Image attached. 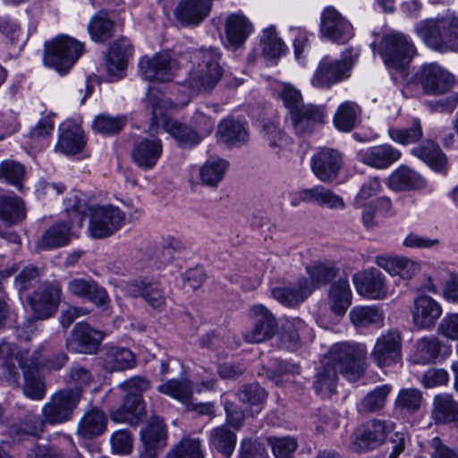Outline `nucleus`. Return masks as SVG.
<instances>
[{
	"label": "nucleus",
	"instance_id": "39",
	"mask_svg": "<svg viewBox=\"0 0 458 458\" xmlns=\"http://www.w3.org/2000/svg\"><path fill=\"white\" fill-rule=\"evenodd\" d=\"M300 199L303 202H313L318 205H326L331 208L344 207L342 198L334 194L331 191L322 186L305 189L300 191Z\"/></svg>",
	"mask_w": 458,
	"mask_h": 458
},
{
	"label": "nucleus",
	"instance_id": "15",
	"mask_svg": "<svg viewBox=\"0 0 458 458\" xmlns=\"http://www.w3.org/2000/svg\"><path fill=\"white\" fill-rule=\"evenodd\" d=\"M320 32L332 41L346 42L352 37V27L336 9L329 6L321 14Z\"/></svg>",
	"mask_w": 458,
	"mask_h": 458
},
{
	"label": "nucleus",
	"instance_id": "38",
	"mask_svg": "<svg viewBox=\"0 0 458 458\" xmlns=\"http://www.w3.org/2000/svg\"><path fill=\"white\" fill-rule=\"evenodd\" d=\"M411 154L437 172H442L446 168L447 157L443 153L438 145L431 140L412 148Z\"/></svg>",
	"mask_w": 458,
	"mask_h": 458
},
{
	"label": "nucleus",
	"instance_id": "29",
	"mask_svg": "<svg viewBox=\"0 0 458 458\" xmlns=\"http://www.w3.org/2000/svg\"><path fill=\"white\" fill-rule=\"evenodd\" d=\"M252 31V24L240 13L230 14L225 21V36L228 45L237 49L243 46Z\"/></svg>",
	"mask_w": 458,
	"mask_h": 458
},
{
	"label": "nucleus",
	"instance_id": "53",
	"mask_svg": "<svg viewBox=\"0 0 458 458\" xmlns=\"http://www.w3.org/2000/svg\"><path fill=\"white\" fill-rule=\"evenodd\" d=\"M390 390L389 386L384 385L369 392L360 403L362 411L366 412H376L383 409Z\"/></svg>",
	"mask_w": 458,
	"mask_h": 458
},
{
	"label": "nucleus",
	"instance_id": "32",
	"mask_svg": "<svg viewBox=\"0 0 458 458\" xmlns=\"http://www.w3.org/2000/svg\"><path fill=\"white\" fill-rule=\"evenodd\" d=\"M210 9V2H180L174 15L182 26L197 25L208 16Z\"/></svg>",
	"mask_w": 458,
	"mask_h": 458
},
{
	"label": "nucleus",
	"instance_id": "12",
	"mask_svg": "<svg viewBox=\"0 0 458 458\" xmlns=\"http://www.w3.org/2000/svg\"><path fill=\"white\" fill-rule=\"evenodd\" d=\"M143 449L139 458H157L166 445V430L164 420L151 417L147 426L140 431Z\"/></svg>",
	"mask_w": 458,
	"mask_h": 458
},
{
	"label": "nucleus",
	"instance_id": "56",
	"mask_svg": "<svg viewBox=\"0 0 458 458\" xmlns=\"http://www.w3.org/2000/svg\"><path fill=\"white\" fill-rule=\"evenodd\" d=\"M441 349L437 338H422L417 343L418 361L428 363L435 360L439 355Z\"/></svg>",
	"mask_w": 458,
	"mask_h": 458
},
{
	"label": "nucleus",
	"instance_id": "36",
	"mask_svg": "<svg viewBox=\"0 0 458 458\" xmlns=\"http://www.w3.org/2000/svg\"><path fill=\"white\" fill-rule=\"evenodd\" d=\"M26 216L24 201L16 196L0 194V219L8 225H17Z\"/></svg>",
	"mask_w": 458,
	"mask_h": 458
},
{
	"label": "nucleus",
	"instance_id": "34",
	"mask_svg": "<svg viewBox=\"0 0 458 458\" xmlns=\"http://www.w3.org/2000/svg\"><path fill=\"white\" fill-rule=\"evenodd\" d=\"M388 186L395 191L421 190L426 181L407 166H400L388 178Z\"/></svg>",
	"mask_w": 458,
	"mask_h": 458
},
{
	"label": "nucleus",
	"instance_id": "52",
	"mask_svg": "<svg viewBox=\"0 0 458 458\" xmlns=\"http://www.w3.org/2000/svg\"><path fill=\"white\" fill-rule=\"evenodd\" d=\"M356 107L354 103H343L334 117L335 127L343 131H351L356 123Z\"/></svg>",
	"mask_w": 458,
	"mask_h": 458
},
{
	"label": "nucleus",
	"instance_id": "57",
	"mask_svg": "<svg viewBox=\"0 0 458 458\" xmlns=\"http://www.w3.org/2000/svg\"><path fill=\"white\" fill-rule=\"evenodd\" d=\"M24 166L13 160H6L0 165V177L4 178L6 182L21 190V180L24 176Z\"/></svg>",
	"mask_w": 458,
	"mask_h": 458
},
{
	"label": "nucleus",
	"instance_id": "42",
	"mask_svg": "<svg viewBox=\"0 0 458 458\" xmlns=\"http://www.w3.org/2000/svg\"><path fill=\"white\" fill-rule=\"evenodd\" d=\"M24 377L23 393L34 400H41L45 395V385L42 381L38 368L21 365Z\"/></svg>",
	"mask_w": 458,
	"mask_h": 458
},
{
	"label": "nucleus",
	"instance_id": "20",
	"mask_svg": "<svg viewBox=\"0 0 458 458\" xmlns=\"http://www.w3.org/2000/svg\"><path fill=\"white\" fill-rule=\"evenodd\" d=\"M342 165L341 154L333 148H323L312 159V170L322 182L335 180Z\"/></svg>",
	"mask_w": 458,
	"mask_h": 458
},
{
	"label": "nucleus",
	"instance_id": "2",
	"mask_svg": "<svg viewBox=\"0 0 458 458\" xmlns=\"http://www.w3.org/2000/svg\"><path fill=\"white\" fill-rule=\"evenodd\" d=\"M310 282L306 277L299 279L294 287H277L272 290L273 297L282 304L293 307L306 300L315 289L334 280L338 268L334 265L318 263L307 267Z\"/></svg>",
	"mask_w": 458,
	"mask_h": 458
},
{
	"label": "nucleus",
	"instance_id": "10",
	"mask_svg": "<svg viewBox=\"0 0 458 458\" xmlns=\"http://www.w3.org/2000/svg\"><path fill=\"white\" fill-rule=\"evenodd\" d=\"M386 433V421L379 420H369L354 431V439L351 445L352 450L361 453L376 449L385 442Z\"/></svg>",
	"mask_w": 458,
	"mask_h": 458
},
{
	"label": "nucleus",
	"instance_id": "59",
	"mask_svg": "<svg viewBox=\"0 0 458 458\" xmlns=\"http://www.w3.org/2000/svg\"><path fill=\"white\" fill-rule=\"evenodd\" d=\"M125 124L123 117H111L106 114H100L96 117L93 123L94 129L103 134L118 133Z\"/></svg>",
	"mask_w": 458,
	"mask_h": 458
},
{
	"label": "nucleus",
	"instance_id": "64",
	"mask_svg": "<svg viewBox=\"0 0 458 458\" xmlns=\"http://www.w3.org/2000/svg\"><path fill=\"white\" fill-rule=\"evenodd\" d=\"M238 458H268L263 444L251 439H243L240 445Z\"/></svg>",
	"mask_w": 458,
	"mask_h": 458
},
{
	"label": "nucleus",
	"instance_id": "23",
	"mask_svg": "<svg viewBox=\"0 0 458 458\" xmlns=\"http://www.w3.org/2000/svg\"><path fill=\"white\" fill-rule=\"evenodd\" d=\"M353 283L361 296L383 299L386 295L384 276L381 272L374 268L354 275Z\"/></svg>",
	"mask_w": 458,
	"mask_h": 458
},
{
	"label": "nucleus",
	"instance_id": "4",
	"mask_svg": "<svg viewBox=\"0 0 458 458\" xmlns=\"http://www.w3.org/2000/svg\"><path fill=\"white\" fill-rule=\"evenodd\" d=\"M365 351L358 344L342 342L333 344L323 358L350 381H357L363 373L361 362Z\"/></svg>",
	"mask_w": 458,
	"mask_h": 458
},
{
	"label": "nucleus",
	"instance_id": "19",
	"mask_svg": "<svg viewBox=\"0 0 458 458\" xmlns=\"http://www.w3.org/2000/svg\"><path fill=\"white\" fill-rule=\"evenodd\" d=\"M158 390L160 393L170 395L182 403L191 405V410L200 415L214 414V406L210 403L189 404L192 397V390L188 381L171 379L159 386Z\"/></svg>",
	"mask_w": 458,
	"mask_h": 458
},
{
	"label": "nucleus",
	"instance_id": "41",
	"mask_svg": "<svg viewBox=\"0 0 458 458\" xmlns=\"http://www.w3.org/2000/svg\"><path fill=\"white\" fill-rule=\"evenodd\" d=\"M47 423L46 417L27 412L13 426V431L18 436H30L39 437Z\"/></svg>",
	"mask_w": 458,
	"mask_h": 458
},
{
	"label": "nucleus",
	"instance_id": "28",
	"mask_svg": "<svg viewBox=\"0 0 458 458\" xmlns=\"http://www.w3.org/2000/svg\"><path fill=\"white\" fill-rule=\"evenodd\" d=\"M162 154V143L159 139H143L131 150L133 161L141 168L153 167Z\"/></svg>",
	"mask_w": 458,
	"mask_h": 458
},
{
	"label": "nucleus",
	"instance_id": "51",
	"mask_svg": "<svg viewBox=\"0 0 458 458\" xmlns=\"http://www.w3.org/2000/svg\"><path fill=\"white\" fill-rule=\"evenodd\" d=\"M422 393L417 388H404L399 391L395 400V407L409 413L417 412L421 406Z\"/></svg>",
	"mask_w": 458,
	"mask_h": 458
},
{
	"label": "nucleus",
	"instance_id": "63",
	"mask_svg": "<svg viewBox=\"0 0 458 458\" xmlns=\"http://www.w3.org/2000/svg\"><path fill=\"white\" fill-rule=\"evenodd\" d=\"M280 98L288 109L289 114H291L293 109H297L304 105L301 92L290 83H283Z\"/></svg>",
	"mask_w": 458,
	"mask_h": 458
},
{
	"label": "nucleus",
	"instance_id": "45",
	"mask_svg": "<svg viewBox=\"0 0 458 458\" xmlns=\"http://www.w3.org/2000/svg\"><path fill=\"white\" fill-rule=\"evenodd\" d=\"M228 162L224 159H208L199 170L203 184L216 187L224 178Z\"/></svg>",
	"mask_w": 458,
	"mask_h": 458
},
{
	"label": "nucleus",
	"instance_id": "6",
	"mask_svg": "<svg viewBox=\"0 0 458 458\" xmlns=\"http://www.w3.org/2000/svg\"><path fill=\"white\" fill-rule=\"evenodd\" d=\"M81 401V390L63 389L54 394L42 408V414L48 424L64 423L72 419L73 411Z\"/></svg>",
	"mask_w": 458,
	"mask_h": 458
},
{
	"label": "nucleus",
	"instance_id": "61",
	"mask_svg": "<svg viewBox=\"0 0 458 458\" xmlns=\"http://www.w3.org/2000/svg\"><path fill=\"white\" fill-rule=\"evenodd\" d=\"M40 276V270L35 266L25 267L15 277L14 285L19 293L25 292L34 285Z\"/></svg>",
	"mask_w": 458,
	"mask_h": 458
},
{
	"label": "nucleus",
	"instance_id": "58",
	"mask_svg": "<svg viewBox=\"0 0 458 458\" xmlns=\"http://www.w3.org/2000/svg\"><path fill=\"white\" fill-rule=\"evenodd\" d=\"M237 394L240 402L250 405H259L267 398V392L257 383L242 386Z\"/></svg>",
	"mask_w": 458,
	"mask_h": 458
},
{
	"label": "nucleus",
	"instance_id": "1",
	"mask_svg": "<svg viewBox=\"0 0 458 458\" xmlns=\"http://www.w3.org/2000/svg\"><path fill=\"white\" fill-rule=\"evenodd\" d=\"M415 31L434 50L442 53L458 50V15L454 12L420 21L416 24Z\"/></svg>",
	"mask_w": 458,
	"mask_h": 458
},
{
	"label": "nucleus",
	"instance_id": "21",
	"mask_svg": "<svg viewBox=\"0 0 458 458\" xmlns=\"http://www.w3.org/2000/svg\"><path fill=\"white\" fill-rule=\"evenodd\" d=\"M413 323L420 328H430L435 326L442 314L439 303L428 295H420L413 301L411 309Z\"/></svg>",
	"mask_w": 458,
	"mask_h": 458
},
{
	"label": "nucleus",
	"instance_id": "35",
	"mask_svg": "<svg viewBox=\"0 0 458 458\" xmlns=\"http://www.w3.org/2000/svg\"><path fill=\"white\" fill-rule=\"evenodd\" d=\"M164 129L178 142L181 148H191L202 140V136L198 131L177 120H165Z\"/></svg>",
	"mask_w": 458,
	"mask_h": 458
},
{
	"label": "nucleus",
	"instance_id": "31",
	"mask_svg": "<svg viewBox=\"0 0 458 458\" xmlns=\"http://www.w3.org/2000/svg\"><path fill=\"white\" fill-rule=\"evenodd\" d=\"M216 135L228 147H238L245 144L249 138L244 124L233 117H226L220 122Z\"/></svg>",
	"mask_w": 458,
	"mask_h": 458
},
{
	"label": "nucleus",
	"instance_id": "43",
	"mask_svg": "<svg viewBox=\"0 0 458 458\" xmlns=\"http://www.w3.org/2000/svg\"><path fill=\"white\" fill-rule=\"evenodd\" d=\"M458 403L450 394H439L434 398L433 417L437 423H450L455 420Z\"/></svg>",
	"mask_w": 458,
	"mask_h": 458
},
{
	"label": "nucleus",
	"instance_id": "55",
	"mask_svg": "<svg viewBox=\"0 0 458 458\" xmlns=\"http://www.w3.org/2000/svg\"><path fill=\"white\" fill-rule=\"evenodd\" d=\"M278 347L288 351H296L301 347L300 335L293 322L283 324L278 335Z\"/></svg>",
	"mask_w": 458,
	"mask_h": 458
},
{
	"label": "nucleus",
	"instance_id": "47",
	"mask_svg": "<svg viewBox=\"0 0 458 458\" xmlns=\"http://www.w3.org/2000/svg\"><path fill=\"white\" fill-rule=\"evenodd\" d=\"M262 54L268 59H278L286 51V46L276 35L274 26L263 30L261 38Z\"/></svg>",
	"mask_w": 458,
	"mask_h": 458
},
{
	"label": "nucleus",
	"instance_id": "8",
	"mask_svg": "<svg viewBox=\"0 0 458 458\" xmlns=\"http://www.w3.org/2000/svg\"><path fill=\"white\" fill-rule=\"evenodd\" d=\"M415 53L414 46L403 34H390L382 39L380 54L387 66L403 69Z\"/></svg>",
	"mask_w": 458,
	"mask_h": 458
},
{
	"label": "nucleus",
	"instance_id": "30",
	"mask_svg": "<svg viewBox=\"0 0 458 458\" xmlns=\"http://www.w3.org/2000/svg\"><path fill=\"white\" fill-rule=\"evenodd\" d=\"M107 418L98 408L87 411L77 426L78 435L85 439H92L102 435L106 429Z\"/></svg>",
	"mask_w": 458,
	"mask_h": 458
},
{
	"label": "nucleus",
	"instance_id": "17",
	"mask_svg": "<svg viewBox=\"0 0 458 458\" xmlns=\"http://www.w3.org/2000/svg\"><path fill=\"white\" fill-rule=\"evenodd\" d=\"M290 119L297 135L311 134L317 125L324 123L325 109L313 104L303 105L292 111Z\"/></svg>",
	"mask_w": 458,
	"mask_h": 458
},
{
	"label": "nucleus",
	"instance_id": "14",
	"mask_svg": "<svg viewBox=\"0 0 458 458\" xmlns=\"http://www.w3.org/2000/svg\"><path fill=\"white\" fill-rule=\"evenodd\" d=\"M371 357L380 368L398 362L402 358V336L398 331H389L379 337Z\"/></svg>",
	"mask_w": 458,
	"mask_h": 458
},
{
	"label": "nucleus",
	"instance_id": "24",
	"mask_svg": "<svg viewBox=\"0 0 458 458\" xmlns=\"http://www.w3.org/2000/svg\"><path fill=\"white\" fill-rule=\"evenodd\" d=\"M142 76L145 80L166 82L171 81V57L167 53H158L153 57H143L140 62Z\"/></svg>",
	"mask_w": 458,
	"mask_h": 458
},
{
	"label": "nucleus",
	"instance_id": "62",
	"mask_svg": "<svg viewBox=\"0 0 458 458\" xmlns=\"http://www.w3.org/2000/svg\"><path fill=\"white\" fill-rule=\"evenodd\" d=\"M276 458H290L297 448L295 439L291 437L267 438Z\"/></svg>",
	"mask_w": 458,
	"mask_h": 458
},
{
	"label": "nucleus",
	"instance_id": "3",
	"mask_svg": "<svg viewBox=\"0 0 458 458\" xmlns=\"http://www.w3.org/2000/svg\"><path fill=\"white\" fill-rule=\"evenodd\" d=\"M64 210L69 216V225L65 222L55 223L49 227L38 242L40 249L49 250L67 245L71 240V227H81L89 209L84 200L77 196L64 201Z\"/></svg>",
	"mask_w": 458,
	"mask_h": 458
},
{
	"label": "nucleus",
	"instance_id": "49",
	"mask_svg": "<svg viewBox=\"0 0 458 458\" xmlns=\"http://www.w3.org/2000/svg\"><path fill=\"white\" fill-rule=\"evenodd\" d=\"M389 137L398 143L408 145L419 141L423 135L420 121L414 118L411 126L407 128H390L388 130Z\"/></svg>",
	"mask_w": 458,
	"mask_h": 458
},
{
	"label": "nucleus",
	"instance_id": "46",
	"mask_svg": "<svg viewBox=\"0 0 458 458\" xmlns=\"http://www.w3.org/2000/svg\"><path fill=\"white\" fill-rule=\"evenodd\" d=\"M84 142L80 128H66L62 131L56 148L63 153L75 155L82 150Z\"/></svg>",
	"mask_w": 458,
	"mask_h": 458
},
{
	"label": "nucleus",
	"instance_id": "60",
	"mask_svg": "<svg viewBox=\"0 0 458 458\" xmlns=\"http://www.w3.org/2000/svg\"><path fill=\"white\" fill-rule=\"evenodd\" d=\"M142 298L153 309H158L165 305V296L163 291L157 286V284L151 282H143L140 285Z\"/></svg>",
	"mask_w": 458,
	"mask_h": 458
},
{
	"label": "nucleus",
	"instance_id": "27",
	"mask_svg": "<svg viewBox=\"0 0 458 458\" xmlns=\"http://www.w3.org/2000/svg\"><path fill=\"white\" fill-rule=\"evenodd\" d=\"M360 160L365 165L384 169L390 166L401 157L400 151L391 145L383 144L370 147L360 153Z\"/></svg>",
	"mask_w": 458,
	"mask_h": 458
},
{
	"label": "nucleus",
	"instance_id": "5",
	"mask_svg": "<svg viewBox=\"0 0 458 458\" xmlns=\"http://www.w3.org/2000/svg\"><path fill=\"white\" fill-rule=\"evenodd\" d=\"M83 45L66 35L56 37L45 44L44 61L60 73L67 72L81 56Z\"/></svg>",
	"mask_w": 458,
	"mask_h": 458
},
{
	"label": "nucleus",
	"instance_id": "26",
	"mask_svg": "<svg viewBox=\"0 0 458 458\" xmlns=\"http://www.w3.org/2000/svg\"><path fill=\"white\" fill-rule=\"evenodd\" d=\"M194 55L197 59V65L192 68L195 80H199L203 71L207 69H211L213 73L206 85L213 84L216 80H221L224 72L218 63L221 55L215 47H201L195 52Z\"/></svg>",
	"mask_w": 458,
	"mask_h": 458
},
{
	"label": "nucleus",
	"instance_id": "40",
	"mask_svg": "<svg viewBox=\"0 0 458 458\" xmlns=\"http://www.w3.org/2000/svg\"><path fill=\"white\" fill-rule=\"evenodd\" d=\"M338 374H340L334 367H332L326 360H322L321 366L318 368L313 380V387L318 394L328 393L332 394L335 392Z\"/></svg>",
	"mask_w": 458,
	"mask_h": 458
},
{
	"label": "nucleus",
	"instance_id": "7",
	"mask_svg": "<svg viewBox=\"0 0 458 458\" xmlns=\"http://www.w3.org/2000/svg\"><path fill=\"white\" fill-rule=\"evenodd\" d=\"M125 215L117 207L98 206L90 208L89 231L93 238H105L119 230Z\"/></svg>",
	"mask_w": 458,
	"mask_h": 458
},
{
	"label": "nucleus",
	"instance_id": "22",
	"mask_svg": "<svg viewBox=\"0 0 458 458\" xmlns=\"http://www.w3.org/2000/svg\"><path fill=\"white\" fill-rule=\"evenodd\" d=\"M146 415L143 398L138 394H126L119 408L110 413L112 420L138 425Z\"/></svg>",
	"mask_w": 458,
	"mask_h": 458
},
{
	"label": "nucleus",
	"instance_id": "16",
	"mask_svg": "<svg viewBox=\"0 0 458 458\" xmlns=\"http://www.w3.org/2000/svg\"><path fill=\"white\" fill-rule=\"evenodd\" d=\"M60 289L55 285H46L38 288L29 295L27 301L38 319H46L53 316L60 300Z\"/></svg>",
	"mask_w": 458,
	"mask_h": 458
},
{
	"label": "nucleus",
	"instance_id": "54",
	"mask_svg": "<svg viewBox=\"0 0 458 458\" xmlns=\"http://www.w3.org/2000/svg\"><path fill=\"white\" fill-rule=\"evenodd\" d=\"M350 318L356 327H367L379 323L382 319V314L375 307H356L351 310Z\"/></svg>",
	"mask_w": 458,
	"mask_h": 458
},
{
	"label": "nucleus",
	"instance_id": "44",
	"mask_svg": "<svg viewBox=\"0 0 458 458\" xmlns=\"http://www.w3.org/2000/svg\"><path fill=\"white\" fill-rule=\"evenodd\" d=\"M236 439V435L225 426L217 427L210 433L211 445L226 458L233 454Z\"/></svg>",
	"mask_w": 458,
	"mask_h": 458
},
{
	"label": "nucleus",
	"instance_id": "18",
	"mask_svg": "<svg viewBox=\"0 0 458 458\" xmlns=\"http://www.w3.org/2000/svg\"><path fill=\"white\" fill-rule=\"evenodd\" d=\"M352 66V59L345 56L340 61L327 62L323 60L315 73L312 83L316 87H328L349 76Z\"/></svg>",
	"mask_w": 458,
	"mask_h": 458
},
{
	"label": "nucleus",
	"instance_id": "50",
	"mask_svg": "<svg viewBox=\"0 0 458 458\" xmlns=\"http://www.w3.org/2000/svg\"><path fill=\"white\" fill-rule=\"evenodd\" d=\"M200 441L197 438H182L166 455V458H203Z\"/></svg>",
	"mask_w": 458,
	"mask_h": 458
},
{
	"label": "nucleus",
	"instance_id": "37",
	"mask_svg": "<svg viewBox=\"0 0 458 458\" xmlns=\"http://www.w3.org/2000/svg\"><path fill=\"white\" fill-rule=\"evenodd\" d=\"M352 304V293L346 279H339L329 289V306L337 316H343Z\"/></svg>",
	"mask_w": 458,
	"mask_h": 458
},
{
	"label": "nucleus",
	"instance_id": "13",
	"mask_svg": "<svg viewBox=\"0 0 458 458\" xmlns=\"http://www.w3.org/2000/svg\"><path fill=\"white\" fill-rule=\"evenodd\" d=\"M104 336L102 331L94 329L88 323H77L72 330L67 344L76 352L96 354Z\"/></svg>",
	"mask_w": 458,
	"mask_h": 458
},
{
	"label": "nucleus",
	"instance_id": "33",
	"mask_svg": "<svg viewBox=\"0 0 458 458\" xmlns=\"http://www.w3.org/2000/svg\"><path fill=\"white\" fill-rule=\"evenodd\" d=\"M102 361L103 369L108 372L123 371L136 365V357L127 348L112 346L106 350Z\"/></svg>",
	"mask_w": 458,
	"mask_h": 458
},
{
	"label": "nucleus",
	"instance_id": "9",
	"mask_svg": "<svg viewBox=\"0 0 458 458\" xmlns=\"http://www.w3.org/2000/svg\"><path fill=\"white\" fill-rule=\"evenodd\" d=\"M413 81L421 86L428 95H440L447 92L454 83V77L437 64L423 65L414 75Z\"/></svg>",
	"mask_w": 458,
	"mask_h": 458
},
{
	"label": "nucleus",
	"instance_id": "11",
	"mask_svg": "<svg viewBox=\"0 0 458 458\" xmlns=\"http://www.w3.org/2000/svg\"><path fill=\"white\" fill-rule=\"evenodd\" d=\"M250 315L255 319L253 327L243 335L246 342L259 344L271 339L277 331V322L271 311L263 305H254Z\"/></svg>",
	"mask_w": 458,
	"mask_h": 458
},
{
	"label": "nucleus",
	"instance_id": "48",
	"mask_svg": "<svg viewBox=\"0 0 458 458\" xmlns=\"http://www.w3.org/2000/svg\"><path fill=\"white\" fill-rule=\"evenodd\" d=\"M113 27V21L107 17V13L100 12L91 19L88 29L94 41L105 42L112 37Z\"/></svg>",
	"mask_w": 458,
	"mask_h": 458
},
{
	"label": "nucleus",
	"instance_id": "25",
	"mask_svg": "<svg viewBox=\"0 0 458 458\" xmlns=\"http://www.w3.org/2000/svg\"><path fill=\"white\" fill-rule=\"evenodd\" d=\"M131 55V46L126 38L114 41L109 48L106 69L110 76L121 79L127 68L128 57Z\"/></svg>",
	"mask_w": 458,
	"mask_h": 458
}]
</instances>
